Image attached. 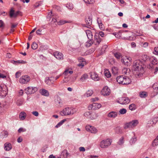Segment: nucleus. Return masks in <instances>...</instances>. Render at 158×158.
<instances>
[{
    "mask_svg": "<svg viewBox=\"0 0 158 158\" xmlns=\"http://www.w3.org/2000/svg\"><path fill=\"white\" fill-rule=\"evenodd\" d=\"M144 67L143 62L140 60L134 61L132 70L136 77L139 78L142 76L144 72Z\"/></svg>",
    "mask_w": 158,
    "mask_h": 158,
    "instance_id": "obj_1",
    "label": "nucleus"
},
{
    "mask_svg": "<svg viewBox=\"0 0 158 158\" xmlns=\"http://www.w3.org/2000/svg\"><path fill=\"white\" fill-rule=\"evenodd\" d=\"M139 122L137 120H133L129 123H126L124 127L125 129L132 128L136 126L138 124Z\"/></svg>",
    "mask_w": 158,
    "mask_h": 158,
    "instance_id": "obj_2",
    "label": "nucleus"
},
{
    "mask_svg": "<svg viewBox=\"0 0 158 158\" xmlns=\"http://www.w3.org/2000/svg\"><path fill=\"white\" fill-rule=\"evenodd\" d=\"M73 110L70 108H65L61 112L60 114L62 116L69 115L73 114Z\"/></svg>",
    "mask_w": 158,
    "mask_h": 158,
    "instance_id": "obj_3",
    "label": "nucleus"
},
{
    "mask_svg": "<svg viewBox=\"0 0 158 158\" xmlns=\"http://www.w3.org/2000/svg\"><path fill=\"white\" fill-rule=\"evenodd\" d=\"M37 90L36 87H28L25 89V92L27 94H34Z\"/></svg>",
    "mask_w": 158,
    "mask_h": 158,
    "instance_id": "obj_4",
    "label": "nucleus"
},
{
    "mask_svg": "<svg viewBox=\"0 0 158 158\" xmlns=\"http://www.w3.org/2000/svg\"><path fill=\"white\" fill-rule=\"evenodd\" d=\"M30 80V78L28 75L22 76L19 79V82L22 84H27Z\"/></svg>",
    "mask_w": 158,
    "mask_h": 158,
    "instance_id": "obj_5",
    "label": "nucleus"
},
{
    "mask_svg": "<svg viewBox=\"0 0 158 158\" xmlns=\"http://www.w3.org/2000/svg\"><path fill=\"white\" fill-rule=\"evenodd\" d=\"M85 33L87 36V37L90 40L89 42V44H90L89 45L90 46L93 43L94 41L93 38V34L89 30H86L85 31Z\"/></svg>",
    "mask_w": 158,
    "mask_h": 158,
    "instance_id": "obj_6",
    "label": "nucleus"
},
{
    "mask_svg": "<svg viewBox=\"0 0 158 158\" xmlns=\"http://www.w3.org/2000/svg\"><path fill=\"white\" fill-rule=\"evenodd\" d=\"M101 106V105L98 103H93L88 106V108L89 110H95L99 109Z\"/></svg>",
    "mask_w": 158,
    "mask_h": 158,
    "instance_id": "obj_7",
    "label": "nucleus"
},
{
    "mask_svg": "<svg viewBox=\"0 0 158 158\" xmlns=\"http://www.w3.org/2000/svg\"><path fill=\"white\" fill-rule=\"evenodd\" d=\"M7 93V89L6 86L3 87L0 86V97L2 98L5 97Z\"/></svg>",
    "mask_w": 158,
    "mask_h": 158,
    "instance_id": "obj_8",
    "label": "nucleus"
},
{
    "mask_svg": "<svg viewBox=\"0 0 158 158\" xmlns=\"http://www.w3.org/2000/svg\"><path fill=\"white\" fill-rule=\"evenodd\" d=\"M111 142L108 139L106 140H103L101 142L100 146L102 148H105L107 147L111 144Z\"/></svg>",
    "mask_w": 158,
    "mask_h": 158,
    "instance_id": "obj_9",
    "label": "nucleus"
},
{
    "mask_svg": "<svg viewBox=\"0 0 158 158\" xmlns=\"http://www.w3.org/2000/svg\"><path fill=\"white\" fill-rule=\"evenodd\" d=\"M92 17L91 15H88L85 17V21L86 23V25L89 27H91V25L92 24Z\"/></svg>",
    "mask_w": 158,
    "mask_h": 158,
    "instance_id": "obj_10",
    "label": "nucleus"
},
{
    "mask_svg": "<svg viewBox=\"0 0 158 158\" xmlns=\"http://www.w3.org/2000/svg\"><path fill=\"white\" fill-rule=\"evenodd\" d=\"M86 131L90 132L92 133H96L98 131V130L95 128L91 126L88 125L85 127Z\"/></svg>",
    "mask_w": 158,
    "mask_h": 158,
    "instance_id": "obj_11",
    "label": "nucleus"
},
{
    "mask_svg": "<svg viewBox=\"0 0 158 158\" xmlns=\"http://www.w3.org/2000/svg\"><path fill=\"white\" fill-rule=\"evenodd\" d=\"M102 94L104 96L110 95V89L107 86L104 87L101 91Z\"/></svg>",
    "mask_w": 158,
    "mask_h": 158,
    "instance_id": "obj_12",
    "label": "nucleus"
},
{
    "mask_svg": "<svg viewBox=\"0 0 158 158\" xmlns=\"http://www.w3.org/2000/svg\"><path fill=\"white\" fill-rule=\"evenodd\" d=\"M53 55L58 60H62L63 59V55L60 52L56 51L53 53Z\"/></svg>",
    "mask_w": 158,
    "mask_h": 158,
    "instance_id": "obj_13",
    "label": "nucleus"
},
{
    "mask_svg": "<svg viewBox=\"0 0 158 158\" xmlns=\"http://www.w3.org/2000/svg\"><path fill=\"white\" fill-rule=\"evenodd\" d=\"M130 102V99L128 98H122L118 101V102L121 104H127Z\"/></svg>",
    "mask_w": 158,
    "mask_h": 158,
    "instance_id": "obj_14",
    "label": "nucleus"
},
{
    "mask_svg": "<svg viewBox=\"0 0 158 158\" xmlns=\"http://www.w3.org/2000/svg\"><path fill=\"white\" fill-rule=\"evenodd\" d=\"M87 63L85 59L82 57H80V68H82Z\"/></svg>",
    "mask_w": 158,
    "mask_h": 158,
    "instance_id": "obj_15",
    "label": "nucleus"
},
{
    "mask_svg": "<svg viewBox=\"0 0 158 158\" xmlns=\"http://www.w3.org/2000/svg\"><path fill=\"white\" fill-rule=\"evenodd\" d=\"M70 70L69 68L66 69L63 73V75H64L65 77H68L69 75L72 74L73 73V71Z\"/></svg>",
    "mask_w": 158,
    "mask_h": 158,
    "instance_id": "obj_16",
    "label": "nucleus"
},
{
    "mask_svg": "<svg viewBox=\"0 0 158 158\" xmlns=\"http://www.w3.org/2000/svg\"><path fill=\"white\" fill-rule=\"evenodd\" d=\"M91 112V111L86 112L84 113V115L85 117L88 118L90 119H94V117Z\"/></svg>",
    "mask_w": 158,
    "mask_h": 158,
    "instance_id": "obj_17",
    "label": "nucleus"
},
{
    "mask_svg": "<svg viewBox=\"0 0 158 158\" xmlns=\"http://www.w3.org/2000/svg\"><path fill=\"white\" fill-rule=\"evenodd\" d=\"M124 79L123 81L122 82V84L123 85H128L130 84L131 82L130 79L128 77H124Z\"/></svg>",
    "mask_w": 158,
    "mask_h": 158,
    "instance_id": "obj_18",
    "label": "nucleus"
},
{
    "mask_svg": "<svg viewBox=\"0 0 158 158\" xmlns=\"http://www.w3.org/2000/svg\"><path fill=\"white\" fill-rule=\"evenodd\" d=\"M68 156L67 152L66 150H64L59 156L56 158H66Z\"/></svg>",
    "mask_w": 158,
    "mask_h": 158,
    "instance_id": "obj_19",
    "label": "nucleus"
},
{
    "mask_svg": "<svg viewBox=\"0 0 158 158\" xmlns=\"http://www.w3.org/2000/svg\"><path fill=\"white\" fill-rule=\"evenodd\" d=\"M91 78L95 81H98L99 80V78L98 76V75L96 73H92L91 74Z\"/></svg>",
    "mask_w": 158,
    "mask_h": 158,
    "instance_id": "obj_20",
    "label": "nucleus"
},
{
    "mask_svg": "<svg viewBox=\"0 0 158 158\" xmlns=\"http://www.w3.org/2000/svg\"><path fill=\"white\" fill-rule=\"evenodd\" d=\"M117 115V113L116 112L111 111L108 114L107 116L110 118H115Z\"/></svg>",
    "mask_w": 158,
    "mask_h": 158,
    "instance_id": "obj_21",
    "label": "nucleus"
},
{
    "mask_svg": "<svg viewBox=\"0 0 158 158\" xmlns=\"http://www.w3.org/2000/svg\"><path fill=\"white\" fill-rule=\"evenodd\" d=\"M40 94L43 95L45 96H48L49 95V93L48 90L43 89L40 91Z\"/></svg>",
    "mask_w": 158,
    "mask_h": 158,
    "instance_id": "obj_22",
    "label": "nucleus"
},
{
    "mask_svg": "<svg viewBox=\"0 0 158 158\" xmlns=\"http://www.w3.org/2000/svg\"><path fill=\"white\" fill-rule=\"evenodd\" d=\"M124 77L123 75L119 76L117 77L116 80L119 84H122V82L124 80Z\"/></svg>",
    "mask_w": 158,
    "mask_h": 158,
    "instance_id": "obj_23",
    "label": "nucleus"
},
{
    "mask_svg": "<svg viewBox=\"0 0 158 158\" xmlns=\"http://www.w3.org/2000/svg\"><path fill=\"white\" fill-rule=\"evenodd\" d=\"M12 148L11 144L10 143H5L4 144V149L6 151H9Z\"/></svg>",
    "mask_w": 158,
    "mask_h": 158,
    "instance_id": "obj_24",
    "label": "nucleus"
},
{
    "mask_svg": "<svg viewBox=\"0 0 158 158\" xmlns=\"http://www.w3.org/2000/svg\"><path fill=\"white\" fill-rule=\"evenodd\" d=\"M26 115V114L25 112H22L19 114V117L21 120H23L25 118Z\"/></svg>",
    "mask_w": 158,
    "mask_h": 158,
    "instance_id": "obj_25",
    "label": "nucleus"
},
{
    "mask_svg": "<svg viewBox=\"0 0 158 158\" xmlns=\"http://www.w3.org/2000/svg\"><path fill=\"white\" fill-rule=\"evenodd\" d=\"M88 78V74L86 73H85L82 75L81 78L80 79V80L82 82L85 81Z\"/></svg>",
    "mask_w": 158,
    "mask_h": 158,
    "instance_id": "obj_26",
    "label": "nucleus"
},
{
    "mask_svg": "<svg viewBox=\"0 0 158 158\" xmlns=\"http://www.w3.org/2000/svg\"><path fill=\"white\" fill-rule=\"evenodd\" d=\"M139 96L141 98H145L148 96L147 92L145 91H141L139 93Z\"/></svg>",
    "mask_w": 158,
    "mask_h": 158,
    "instance_id": "obj_27",
    "label": "nucleus"
},
{
    "mask_svg": "<svg viewBox=\"0 0 158 158\" xmlns=\"http://www.w3.org/2000/svg\"><path fill=\"white\" fill-rule=\"evenodd\" d=\"M8 132L6 131H4L1 132L0 136L1 138H6L8 136Z\"/></svg>",
    "mask_w": 158,
    "mask_h": 158,
    "instance_id": "obj_28",
    "label": "nucleus"
},
{
    "mask_svg": "<svg viewBox=\"0 0 158 158\" xmlns=\"http://www.w3.org/2000/svg\"><path fill=\"white\" fill-rule=\"evenodd\" d=\"M137 141L136 137L134 135V137L132 138L130 141V143L131 145L134 144Z\"/></svg>",
    "mask_w": 158,
    "mask_h": 158,
    "instance_id": "obj_29",
    "label": "nucleus"
},
{
    "mask_svg": "<svg viewBox=\"0 0 158 158\" xmlns=\"http://www.w3.org/2000/svg\"><path fill=\"white\" fill-rule=\"evenodd\" d=\"M93 94V91L92 90H88L85 94V95L87 97L91 96Z\"/></svg>",
    "mask_w": 158,
    "mask_h": 158,
    "instance_id": "obj_30",
    "label": "nucleus"
},
{
    "mask_svg": "<svg viewBox=\"0 0 158 158\" xmlns=\"http://www.w3.org/2000/svg\"><path fill=\"white\" fill-rule=\"evenodd\" d=\"M142 60L143 61L145 62L149 60V57L147 55H143L142 56Z\"/></svg>",
    "mask_w": 158,
    "mask_h": 158,
    "instance_id": "obj_31",
    "label": "nucleus"
},
{
    "mask_svg": "<svg viewBox=\"0 0 158 158\" xmlns=\"http://www.w3.org/2000/svg\"><path fill=\"white\" fill-rule=\"evenodd\" d=\"M13 63L15 64H16V63L21 64H25L27 63L26 61H24L23 60H18L17 61L13 60Z\"/></svg>",
    "mask_w": 158,
    "mask_h": 158,
    "instance_id": "obj_32",
    "label": "nucleus"
},
{
    "mask_svg": "<svg viewBox=\"0 0 158 158\" xmlns=\"http://www.w3.org/2000/svg\"><path fill=\"white\" fill-rule=\"evenodd\" d=\"M115 57L118 59H119L120 58H122V55L120 52H116L114 54Z\"/></svg>",
    "mask_w": 158,
    "mask_h": 158,
    "instance_id": "obj_33",
    "label": "nucleus"
},
{
    "mask_svg": "<svg viewBox=\"0 0 158 158\" xmlns=\"http://www.w3.org/2000/svg\"><path fill=\"white\" fill-rule=\"evenodd\" d=\"M115 131L118 134H120L122 132V131L119 127H117L115 128Z\"/></svg>",
    "mask_w": 158,
    "mask_h": 158,
    "instance_id": "obj_34",
    "label": "nucleus"
},
{
    "mask_svg": "<svg viewBox=\"0 0 158 158\" xmlns=\"http://www.w3.org/2000/svg\"><path fill=\"white\" fill-rule=\"evenodd\" d=\"M70 23L69 22L65 20H60L58 22V24L59 25H62L66 23Z\"/></svg>",
    "mask_w": 158,
    "mask_h": 158,
    "instance_id": "obj_35",
    "label": "nucleus"
},
{
    "mask_svg": "<svg viewBox=\"0 0 158 158\" xmlns=\"http://www.w3.org/2000/svg\"><path fill=\"white\" fill-rule=\"evenodd\" d=\"M135 108V106L134 104H132L129 106V109L131 110H134Z\"/></svg>",
    "mask_w": 158,
    "mask_h": 158,
    "instance_id": "obj_36",
    "label": "nucleus"
},
{
    "mask_svg": "<svg viewBox=\"0 0 158 158\" xmlns=\"http://www.w3.org/2000/svg\"><path fill=\"white\" fill-rule=\"evenodd\" d=\"M23 103V101L21 99H19L17 100L16 102L17 105L18 106L22 105Z\"/></svg>",
    "mask_w": 158,
    "mask_h": 158,
    "instance_id": "obj_37",
    "label": "nucleus"
},
{
    "mask_svg": "<svg viewBox=\"0 0 158 158\" xmlns=\"http://www.w3.org/2000/svg\"><path fill=\"white\" fill-rule=\"evenodd\" d=\"M124 143V138L123 137H122L119 139V141L118 142V143L120 145H122Z\"/></svg>",
    "mask_w": 158,
    "mask_h": 158,
    "instance_id": "obj_38",
    "label": "nucleus"
},
{
    "mask_svg": "<svg viewBox=\"0 0 158 158\" xmlns=\"http://www.w3.org/2000/svg\"><path fill=\"white\" fill-rule=\"evenodd\" d=\"M57 101H56V104H58L59 105L58 106H61L62 105V102L60 99V98H58L57 100Z\"/></svg>",
    "mask_w": 158,
    "mask_h": 158,
    "instance_id": "obj_39",
    "label": "nucleus"
},
{
    "mask_svg": "<svg viewBox=\"0 0 158 158\" xmlns=\"http://www.w3.org/2000/svg\"><path fill=\"white\" fill-rule=\"evenodd\" d=\"M38 47V45L35 42L33 43L31 45V48L33 49H36Z\"/></svg>",
    "mask_w": 158,
    "mask_h": 158,
    "instance_id": "obj_40",
    "label": "nucleus"
},
{
    "mask_svg": "<svg viewBox=\"0 0 158 158\" xmlns=\"http://www.w3.org/2000/svg\"><path fill=\"white\" fill-rule=\"evenodd\" d=\"M127 111V110L126 109L123 108L120 110L119 112L121 114H124L126 113Z\"/></svg>",
    "mask_w": 158,
    "mask_h": 158,
    "instance_id": "obj_41",
    "label": "nucleus"
},
{
    "mask_svg": "<svg viewBox=\"0 0 158 158\" xmlns=\"http://www.w3.org/2000/svg\"><path fill=\"white\" fill-rule=\"evenodd\" d=\"M158 145V140L156 139L152 142V145L153 146H156Z\"/></svg>",
    "mask_w": 158,
    "mask_h": 158,
    "instance_id": "obj_42",
    "label": "nucleus"
},
{
    "mask_svg": "<svg viewBox=\"0 0 158 158\" xmlns=\"http://www.w3.org/2000/svg\"><path fill=\"white\" fill-rule=\"evenodd\" d=\"M94 42L95 43V45H98L100 43L101 41V39L99 38L96 40H94Z\"/></svg>",
    "mask_w": 158,
    "mask_h": 158,
    "instance_id": "obj_43",
    "label": "nucleus"
},
{
    "mask_svg": "<svg viewBox=\"0 0 158 158\" xmlns=\"http://www.w3.org/2000/svg\"><path fill=\"white\" fill-rule=\"evenodd\" d=\"M14 10L13 8H11L10 12V17H14Z\"/></svg>",
    "mask_w": 158,
    "mask_h": 158,
    "instance_id": "obj_44",
    "label": "nucleus"
},
{
    "mask_svg": "<svg viewBox=\"0 0 158 158\" xmlns=\"http://www.w3.org/2000/svg\"><path fill=\"white\" fill-rule=\"evenodd\" d=\"M85 3L88 4H92L94 2V0H85L84 1Z\"/></svg>",
    "mask_w": 158,
    "mask_h": 158,
    "instance_id": "obj_45",
    "label": "nucleus"
},
{
    "mask_svg": "<svg viewBox=\"0 0 158 158\" xmlns=\"http://www.w3.org/2000/svg\"><path fill=\"white\" fill-rule=\"evenodd\" d=\"M153 88L154 89V92H155L156 94H158V91L157 90H158V87L153 85Z\"/></svg>",
    "mask_w": 158,
    "mask_h": 158,
    "instance_id": "obj_46",
    "label": "nucleus"
},
{
    "mask_svg": "<svg viewBox=\"0 0 158 158\" xmlns=\"http://www.w3.org/2000/svg\"><path fill=\"white\" fill-rule=\"evenodd\" d=\"M26 131V129L23 128H20L18 130V131L19 133H21V132H25Z\"/></svg>",
    "mask_w": 158,
    "mask_h": 158,
    "instance_id": "obj_47",
    "label": "nucleus"
},
{
    "mask_svg": "<svg viewBox=\"0 0 158 158\" xmlns=\"http://www.w3.org/2000/svg\"><path fill=\"white\" fill-rule=\"evenodd\" d=\"M66 7L70 9H72L73 8V5L70 3L67 4L66 5Z\"/></svg>",
    "mask_w": 158,
    "mask_h": 158,
    "instance_id": "obj_48",
    "label": "nucleus"
},
{
    "mask_svg": "<svg viewBox=\"0 0 158 158\" xmlns=\"http://www.w3.org/2000/svg\"><path fill=\"white\" fill-rule=\"evenodd\" d=\"M4 24L2 20H0V28H3L4 27Z\"/></svg>",
    "mask_w": 158,
    "mask_h": 158,
    "instance_id": "obj_49",
    "label": "nucleus"
},
{
    "mask_svg": "<svg viewBox=\"0 0 158 158\" xmlns=\"http://www.w3.org/2000/svg\"><path fill=\"white\" fill-rule=\"evenodd\" d=\"M98 25L99 26V27L101 30H105L104 26V25L103 24H102V23Z\"/></svg>",
    "mask_w": 158,
    "mask_h": 158,
    "instance_id": "obj_50",
    "label": "nucleus"
},
{
    "mask_svg": "<svg viewBox=\"0 0 158 158\" xmlns=\"http://www.w3.org/2000/svg\"><path fill=\"white\" fill-rule=\"evenodd\" d=\"M128 69L127 68H124L122 70V72L123 73L125 74H127V73Z\"/></svg>",
    "mask_w": 158,
    "mask_h": 158,
    "instance_id": "obj_51",
    "label": "nucleus"
},
{
    "mask_svg": "<svg viewBox=\"0 0 158 158\" xmlns=\"http://www.w3.org/2000/svg\"><path fill=\"white\" fill-rule=\"evenodd\" d=\"M105 75L107 78H109L111 76V74L109 71L105 73Z\"/></svg>",
    "mask_w": 158,
    "mask_h": 158,
    "instance_id": "obj_52",
    "label": "nucleus"
},
{
    "mask_svg": "<svg viewBox=\"0 0 158 158\" xmlns=\"http://www.w3.org/2000/svg\"><path fill=\"white\" fill-rule=\"evenodd\" d=\"M94 40L100 38L99 34L98 33H96L94 35Z\"/></svg>",
    "mask_w": 158,
    "mask_h": 158,
    "instance_id": "obj_53",
    "label": "nucleus"
},
{
    "mask_svg": "<svg viewBox=\"0 0 158 158\" xmlns=\"http://www.w3.org/2000/svg\"><path fill=\"white\" fill-rule=\"evenodd\" d=\"M81 26L83 27H87L88 28H90L91 29H93V27H89V26H87L85 24H81Z\"/></svg>",
    "mask_w": 158,
    "mask_h": 158,
    "instance_id": "obj_54",
    "label": "nucleus"
},
{
    "mask_svg": "<svg viewBox=\"0 0 158 158\" xmlns=\"http://www.w3.org/2000/svg\"><path fill=\"white\" fill-rule=\"evenodd\" d=\"M155 52H154V54L157 55L158 54V47H155L154 48Z\"/></svg>",
    "mask_w": 158,
    "mask_h": 158,
    "instance_id": "obj_55",
    "label": "nucleus"
},
{
    "mask_svg": "<svg viewBox=\"0 0 158 158\" xmlns=\"http://www.w3.org/2000/svg\"><path fill=\"white\" fill-rule=\"evenodd\" d=\"M121 61L123 63H124L125 65H128L129 62H128L127 61L126 62H125L124 59H123L122 58L121 60Z\"/></svg>",
    "mask_w": 158,
    "mask_h": 158,
    "instance_id": "obj_56",
    "label": "nucleus"
},
{
    "mask_svg": "<svg viewBox=\"0 0 158 158\" xmlns=\"http://www.w3.org/2000/svg\"><path fill=\"white\" fill-rule=\"evenodd\" d=\"M69 80L68 77H64V79L63 80V81L64 82H67Z\"/></svg>",
    "mask_w": 158,
    "mask_h": 158,
    "instance_id": "obj_57",
    "label": "nucleus"
},
{
    "mask_svg": "<svg viewBox=\"0 0 158 158\" xmlns=\"http://www.w3.org/2000/svg\"><path fill=\"white\" fill-rule=\"evenodd\" d=\"M32 113L35 116H37L39 115V113L38 112L35 111H33L32 112Z\"/></svg>",
    "mask_w": 158,
    "mask_h": 158,
    "instance_id": "obj_58",
    "label": "nucleus"
},
{
    "mask_svg": "<svg viewBox=\"0 0 158 158\" xmlns=\"http://www.w3.org/2000/svg\"><path fill=\"white\" fill-rule=\"evenodd\" d=\"M158 121V117H156L154 118L153 119V121H152V122H153V123H155L157 122Z\"/></svg>",
    "mask_w": 158,
    "mask_h": 158,
    "instance_id": "obj_59",
    "label": "nucleus"
},
{
    "mask_svg": "<svg viewBox=\"0 0 158 158\" xmlns=\"http://www.w3.org/2000/svg\"><path fill=\"white\" fill-rule=\"evenodd\" d=\"M23 141V139L21 137H19L17 139V142L18 143H21Z\"/></svg>",
    "mask_w": 158,
    "mask_h": 158,
    "instance_id": "obj_60",
    "label": "nucleus"
},
{
    "mask_svg": "<svg viewBox=\"0 0 158 158\" xmlns=\"http://www.w3.org/2000/svg\"><path fill=\"white\" fill-rule=\"evenodd\" d=\"M42 30L40 29H38L36 31V33L37 35H41Z\"/></svg>",
    "mask_w": 158,
    "mask_h": 158,
    "instance_id": "obj_61",
    "label": "nucleus"
},
{
    "mask_svg": "<svg viewBox=\"0 0 158 158\" xmlns=\"http://www.w3.org/2000/svg\"><path fill=\"white\" fill-rule=\"evenodd\" d=\"M136 38V37L135 36H133L132 37L130 36L129 37L128 39L130 40H135Z\"/></svg>",
    "mask_w": 158,
    "mask_h": 158,
    "instance_id": "obj_62",
    "label": "nucleus"
},
{
    "mask_svg": "<svg viewBox=\"0 0 158 158\" xmlns=\"http://www.w3.org/2000/svg\"><path fill=\"white\" fill-rule=\"evenodd\" d=\"M40 5L39 2H37L34 5V6L35 8H37L40 6Z\"/></svg>",
    "mask_w": 158,
    "mask_h": 158,
    "instance_id": "obj_63",
    "label": "nucleus"
},
{
    "mask_svg": "<svg viewBox=\"0 0 158 158\" xmlns=\"http://www.w3.org/2000/svg\"><path fill=\"white\" fill-rule=\"evenodd\" d=\"M21 75V74L19 72H17L15 74V76L16 78H18Z\"/></svg>",
    "mask_w": 158,
    "mask_h": 158,
    "instance_id": "obj_64",
    "label": "nucleus"
}]
</instances>
